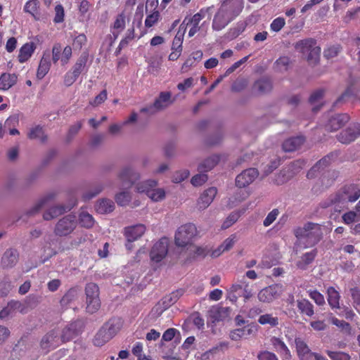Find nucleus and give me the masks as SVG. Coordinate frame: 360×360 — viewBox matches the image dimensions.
Returning a JSON list of instances; mask_svg holds the SVG:
<instances>
[{
  "label": "nucleus",
  "mask_w": 360,
  "mask_h": 360,
  "mask_svg": "<svg viewBox=\"0 0 360 360\" xmlns=\"http://www.w3.org/2000/svg\"><path fill=\"white\" fill-rule=\"evenodd\" d=\"M242 11V6L237 0H223L212 21V29L219 31L229 25Z\"/></svg>",
  "instance_id": "obj_1"
},
{
  "label": "nucleus",
  "mask_w": 360,
  "mask_h": 360,
  "mask_svg": "<svg viewBox=\"0 0 360 360\" xmlns=\"http://www.w3.org/2000/svg\"><path fill=\"white\" fill-rule=\"evenodd\" d=\"M293 233L299 243L303 244L305 248L314 246L323 238L321 225L311 221L295 228Z\"/></svg>",
  "instance_id": "obj_2"
},
{
  "label": "nucleus",
  "mask_w": 360,
  "mask_h": 360,
  "mask_svg": "<svg viewBox=\"0 0 360 360\" xmlns=\"http://www.w3.org/2000/svg\"><path fill=\"white\" fill-rule=\"evenodd\" d=\"M122 323L119 318H112L105 322L98 330L93 339L96 347H102L109 342L121 329Z\"/></svg>",
  "instance_id": "obj_3"
},
{
  "label": "nucleus",
  "mask_w": 360,
  "mask_h": 360,
  "mask_svg": "<svg viewBox=\"0 0 360 360\" xmlns=\"http://www.w3.org/2000/svg\"><path fill=\"white\" fill-rule=\"evenodd\" d=\"M295 49L301 52L309 65H315L319 63L321 55V48L316 45L313 39L301 40L296 43Z\"/></svg>",
  "instance_id": "obj_4"
},
{
  "label": "nucleus",
  "mask_w": 360,
  "mask_h": 360,
  "mask_svg": "<svg viewBox=\"0 0 360 360\" xmlns=\"http://www.w3.org/2000/svg\"><path fill=\"white\" fill-rule=\"evenodd\" d=\"M196 233V227L193 224L189 223L180 226L175 233V245L178 247L188 248L192 244L191 241Z\"/></svg>",
  "instance_id": "obj_5"
},
{
  "label": "nucleus",
  "mask_w": 360,
  "mask_h": 360,
  "mask_svg": "<svg viewBox=\"0 0 360 360\" xmlns=\"http://www.w3.org/2000/svg\"><path fill=\"white\" fill-rule=\"evenodd\" d=\"M86 311L91 314L96 313L101 307L99 288L94 283H89L85 287Z\"/></svg>",
  "instance_id": "obj_6"
},
{
  "label": "nucleus",
  "mask_w": 360,
  "mask_h": 360,
  "mask_svg": "<svg viewBox=\"0 0 360 360\" xmlns=\"http://www.w3.org/2000/svg\"><path fill=\"white\" fill-rule=\"evenodd\" d=\"M77 223L78 221L75 214H68L58 221L55 225L53 233L57 236H67L76 229Z\"/></svg>",
  "instance_id": "obj_7"
},
{
  "label": "nucleus",
  "mask_w": 360,
  "mask_h": 360,
  "mask_svg": "<svg viewBox=\"0 0 360 360\" xmlns=\"http://www.w3.org/2000/svg\"><path fill=\"white\" fill-rule=\"evenodd\" d=\"M350 119L347 113L328 114L325 117L323 127L328 131H336L345 126Z\"/></svg>",
  "instance_id": "obj_8"
},
{
  "label": "nucleus",
  "mask_w": 360,
  "mask_h": 360,
  "mask_svg": "<svg viewBox=\"0 0 360 360\" xmlns=\"http://www.w3.org/2000/svg\"><path fill=\"white\" fill-rule=\"evenodd\" d=\"M360 197V189L356 186L349 185L342 188L330 199L332 204H344L347 202H354Z\"/></svg>",
  "instance_id": "obj_9"
},
{
  "label": "nucleus",
  "mask_w": 360,
  "mask_h": 360,
  "mask_svg": "<svg viewBox=\"0 0 360 360\" xmlns=\"http://www.w3.org/2000/svg\"><path fill=\"white\" fill-rule=\"evenodd\" d=\"M117 177L122 187L130 188L141 179V174L131 166H125L120 169Z\"/></svg>",
  "instance_id": "obj_10"
},
{
  "label": "nucleus",
  "mask_w": 360,
  "mask_h": 360,
  "mask_svg": "<svg viewBox=\"0 0 360 360\" xmlns=\"http://www.w3.org/2000/svg\"><path fill=\"white\" fill-rule=\"evenodd\" d=\"M304 165L305 162L302 160H297L290 162L277 175L276 179V184L281 185L289 181L304 167Z\"/></svg>",
  "instance_id": "obj_11"
},
{
  "label": "nucleus",
  "mask_w": 360,
  "mask_h": 360,
  "mask_svg": "<svg viewBox=\"0 0 360 360\" xmlns=\"http://www.w3.org/2000/svg\"><path fill=\"white\" fill-rule=\"evenodd\" d=\"M156 185L155 180L150 179L137 184L136 190L139 193H146L148 197L153 201H159L165 198V192L162 188L153 189Z\"/></svg>",
  "instance_id": "obj_12"
},
{
  "label": "nucleus",
  "mask_w": 360,
  "mask_h": 360,
  "mask_svg": "<svg viewBox=\"0 0 360 360\" xmlns=\"http://www.w3.org/2000/svg\"><path fill=\"white\" fill-rule=\"evenodd\" d=\"M84 327V323L81 320H77L67 325L62 330L60 341L63 343L70 342L82 332Z\"/></svg>",
  "instance_id": "obj_13"
},
{
  "label": "nucleus",
  "mask_w": 360,
  "mask_h": 360,
  "mask_svg": "<svg viewBox=\"0 0 360 360\" xmlns=\"http://www.w3.org/2000/svg\"><path fill=\"white\" fill-rule=\"evenodd\" d=\"M283 292L282 285L278 284L271 285L262 289L258 295L257 297L259 300L264 303H271L275 300L280 297Z\"/></svg>",
  "instance_id": "obj_14"
},
{
  "label": "nucleus",
  "mask_w": 360,
  "mask_h": 360,
  "mask_svg": "<svg viewBox=\"0 0 360 360\" xmlns=\"http://www.w3.org/2000/svg\"><path fill=\"white\" fill-rule=\"evenodd\" d=\"M169 240L168 238L162 237L153 246L150 256L152 261L155 262H161L168 253Z\"/></svg>",
  "instance_id": "obj_15"
},
{
  "label": "nucleus",
  "mask_w": 360,
  "mask_h": 360,
  "mask_svg": "<svg viewBox=\"0 0 360 360\" xmlns=\"http://www.w3.org/2000/svg\"><path fill=\"white\" fill-rule=\"evenodd\" d=\"M360 136V123L354 122L340 131L337 139L343 144H349Z\"/></svg>",
  "instance_id": "obj_16"
},
{
  "label": "nucleus",
  "mask_w": 360,
  "mask_h": 360,
  "mask_svg": "<svg viewBox=\"0 0 360 360\" xmlns=\"http://www.w3.org/2000/svg\"><path fill=\"white\" fill-rule=\"evenodd\" d=\"M259 176L257 169L250 167L242 171L238 174L235 179V185L236 187L243 188L250 185Z\"/></svg>",
  "instance_id": "obj_17"
},
{
  "label": "nucleus",
  "mask_w": 360,
  "mask_h": 360,
  "mask_svg": "<svg viewBox=\"0 0 360 360\" xmlns=\"http://www.w3.org/2000/svg\"><path fill=\"white\" fill-rule=\"evenodd\" d=\"M19 252L16 249L8 248L2 255L0 266L2 269H11L16 266L19 261Z\"/></svg>",
  "instance_id": "obj_18"
},
{
  "label": "nucleus",
  "mask_w": 360,
  "mask_h": 360,
  "mask_svg": "<svg viewBox=\"0 0 360 360\" xmlns=\"http://www.w3.org/2000/svg\"><path fill=\"white\" fill-rule=\"evenodd\" d=\"M58 333L55 330H51L42 337L40 342L41 349L48 352L50 349L58 345Z\"/></svg>",
  "instance_id": "obj_19"
},
{
  "label": "nucleus",
  "mask_w": 360,
  "mask_h": 360,
  "mask_svg": "<svg viewBox=\"0 0 360 360\" xmlns=\"http://www.w3.org/2000/svg\"><path fill=\"white\" fill-rule=\"evenodd\" d=\"M273 84L271 79L268 78H261L253 84L252 91L257 95H264L271 91Z\"/></svg>",
  "instance_id": "obj_20"
},
{
  "label": "nucleus",
  "mask_w": 360,
  "mask_h": 360,
  "mask_svg": "<svg viewBox=\"0 0 360 360\" xmlns=\"http://www.w3.org/2000/svg\"><path fill=\"white\" fill-rule=\"evenodd\" d=\"M333 154L330 153L324 156L319 161H318L307 172V177L308 179H313L316 176V174L321 172L326 169L331 162Z\"/></svg>",
  "instance_id": "obj_21"
},
{
  "label": "nucleus",
  "mask_w": 360,
  "mask_h": 360,
  "mask_svg": "<svg viewBox=\"0 0 360 360\" xmlns=\"http://www.w3.org/2000/svg\"><path fill=\"white\" fill-rule=\"evenodd\" d=\"M296 352L300 360H311L313 356L307 344L300 338H296L295 340Z\"/></svg>",
  "instance_id": "obj_22"
},
{
  "label": "nucleus",
  "mask_w": 360,
  "mask_h": 360,
  "mask_svg": "<svg viewBox=\"0 0 360 360\" xmlns=\"http://www.w3.org/2000/svg\"><path fill=\"white\" fill-rule=\"evenodd\" d=\"M71 208L72 207L70 206L65 205L52 206L44 212L43 219L46 221L53 219L70 211Z\"/></svg>",
  "instance_id": "obj_23"
},
{
  "label": "nucleus",
  "mask_w": 360,
  "mask_h": 360,
  "mask_svg": "<svg viewBox=\"0 0 360 360\" xmlns=\"http://www.w3.org/2000/svg\"><path fill=\"white\" fill-rule=\"evenodd\" d=\"M217 193V188L214 187L209 188L205 190L200 195L198 200V207L199 210H205L213 201Z\"/></svg>",
  "instance_id": "obj_24"
},
{
  "label": "nucleus",
  "mask_w": 360,
  "mask_h": 360,
  "mask_svg": "<svg viewBox=\"0 0 360 360\" xmlns=\"http://www.w3.org/2000/svg\"><path fill=\"white\" fill-rule=\"evenodd\" d=\"M146 231V227L143 224H139L134 226H129L124 229V235L127 241L133 242L141 238Z\"/></svg>",
  "instance_id": "obj_25"
},
{
  "label": "nucleus",
  "mask_w": 360,
  "mask_h": 360,
  "mask_svg": "<svg viewBox=\"0 0 360 360\" xmlns=\"http://www.w3.org/2000/svg\"><path fill=\"white\" fill-rule=\"evenodd\" d=\"M173 103L174 100L172 99V94L169 91L160 92L153 102L159 112L164 110Z\"/></svg>",
  "instance_id": "obj_26"
},
{
  "label": "nucleus",
  "mask_w": 360,
  "mask_h": 360,
  "mask_svg": "<svg viewBox=\"0 0 360 360\" xmlns=\"http://www.w3.org/2000/svg\"><path fill=\"white\" fill-rule=\"evenodd\" d=\"M55 194L49 193L39 199L30 209L27 210L25 215L27 217L36 215L44 207L49 201L53 199Z\"/></svg>",
  "instance_id": "obj_27"
},
{
  "label": "nucleus",
  "mask_w": 360,
  "mask_h": 360,
  "mask_svg": "<svg viewBox=\"0 0 360 360\" xmlns=\"http://www.w3.org/2000/svg\"><path fill=\"white\" fill-rule=\"evenodd\" d=\"M316 255V249H314L310 252L304 253L296 262L297 268L301 270H306L308 268V266L314 262Z\"/></svg>",
  "instance_id": "obj_28"
},
{
  "label": "nucleus",
  "mask_w": 360,
  "mask_h": 360,
  "mask_svg": "<svg viewBox=\"0 0 360 360\" xmlns=\"http://www.w3.org/2000/svg\"><path fill=\"white\" fill-rule=\"evenodd\" d=\"M79 289L77 287L70 288L60 300V304L62 308L66 309L75 301L79 295Z\"/></svg>",
  "instance_id": "obj_29"
},
{
  "label": "nucleus",
  "mask_w": 360,
  "mask_h": 360,
  "mask_svg": "<svg viewBox=\"0 0 360 360\" xmlns=\"http://www.w3.org/2000/svg\"><path fill=\"white\" fill-rule=\"evenodd\" d=\"M51 67L50 53L45 52L39 62L38 67L37 77L38 79H41L48 73Z\"/></svg>",
  "instance_id": "obj_30"
},
{
  "label": "nucleus",
  "mask_w": 360,
  "mask_h": 360,
  "mask_svg": "<svg viewBox=\"0 0 360 360\" xmlns=\"http://www.w3.org/2000/svg\"><path fill=\"white\" fill-rule=\"evenodd\" d=\"M302 136L291 137L286 139L282 144V148L285 152H292L298 149L304 143Z\"/></svg>",
  "instance_id": "obj_31"
},
{
  "label": "nucleus",
  "mask_w": 360,
  "mask_h": 360,
  "mask_svg": "<svg viewBox=\"0 0 360 360\" xmlns=\"http://www.w3.org/2000/svg\"><path fill=\"white\" fill-rule=\"evenodd\" d=\"M27 138L30 140H39L42 143H46L48 140V136L40 125L31 127L27 133Z\"/></svg>",
  "instance_id": "obj_32"
},
{
  "label": "nucleus",
  "mask_w": 360,
  "mask_h": 360,
  "mask_svg": "<svg viewBox=\"0 0 360 360\" xmlns=\"http://www.w3.org/2000/svg\"><path fill=\"white\" fill-rule=\"evenodd\" d=\"M17 80L15 74L3 73L0 77V89L8 90L16 84Z\"/></svg>",
  "instance_id": "obj_33"
},
{
  "label": "nucleus",
  "mask_w": 360,
  "mask_h": 360,
  "mask_svg": "<svg viewBox=\"0 0 360 360\" xmlns=\"http://www.w3.org/2000/svg\"><path fill=\"white\" fill-rule=\"evenodd\" d=\"M219 162V156L213 155L199 164L198 169L200 172H207L213 169Z\"/></svg>",
  "instance_id": "obj_34"
},
{
  "label": "nucleus",
  "mask_w": 360,
  "mask_h": 360,
  "mask_svg": "<svg viewBox=\"0 0 360 360\" xmlns=\"http://www.w3.org/2000/svg\"><path fill=\"white\" fill-rule=\"evenodd\" d=\"M115 209V204L112 200L103 198L97 202L96 210L100 214H107L112 212Z\"/></svg>",
  "instance_id": "obj_35"
},
{
  "label": "nucleus",
  "mask_w": 360,
  "mask_h": 360,
  "mask_svg": "<svg viewBox=\"0 0 360 360\" xmlns=\"http://www.w3.org/2000/svg\"><path fill=\"white\" fill-rule=\"evenodd\" d=\"M36 46L33 42L26 43L20 49L18 60L20 63L27 61L32 56Z\"/></svg>",
  "instance_id": "obj_36"
},
{
  "label": "nucleus",
  "mask_w": 360,
  "mask_h": 360,
  "mask_svg": "<svg viewBox=\"0 0 360 360\" xmlns=\"http://www.w3.org/2000/svg\"><path fill=\"white\" fill-rule=\"evenodd\" d=\"M328 302L333 309H340V295L339 292L333 288L329 287L327 290Z\"/></svg>",
  "instance_id": "obj_37"
},
{
  "label": "nucleus",
  "mask_w": 360,
  "mask_h": 360,
  "mask_svg": "<svg viewBox=\"0 0 360 360\" xmlns=\"http://www.w3.org/2000/svg\"><path fill=\"white\" fill-rule=\"evenodd\" d=\"M297 305L300 313L308 316H312L314 315V307L312 304L309 300L306 299L297 300Z\"/></svg>",
  "instance_id": "obj_38"
},
{
  "label": "nucleus",
  "mask_w": 360,
  "mask_h": 360,
  "mask_svg": "<svg viewBox=\"0 0 360 360\" xmlns=\"http://www.w3.org/2000/svg\"><path fill=\"white\" fill-rule=\"evenodd\" d=\"M103 184H96L90 188L88 191L84 193L82 198L85 201L89 200L98 195L104 188Z\"/></svg>",
  "instance_id": "obj_39"
},
{
  "label": "nucleus",
  "mask_w": 360,
  "mask_h": 360,
  "mask_svg": "<svg viewBox=\"0 0 360 360\" xmlns=\"http://www.w3.org/2000/svg\"><path fill=\"white\" fill-rule=\"evenodd\" d=\"M87 60L88 55L86 53H82L72 67V72H73L74 74L79 77L82 72L84 70Z\"/></svg>",
  "instance_id": "obj_40"
},
{
  "label": "nucleus",
  "mask_w": 360,
  "mask_h": 360,
  "mask_svg": "<svg viewBox=\"0 0 360 360\" xmlns=\"http://www.w3.org/2000/svg\"><path fill=\"white\" fill-rule=\"evenodd\" d=\"M131 194L128 191H122L117 193L115 196L116 203L122 207L127 205L131 201Z\"/></svg>",
  "instance_id": "obj_41"
},
{
  "label": "nucleus",
  "mask_w": 360,
  "mask_h": 360,
  "mask_svg": "<svg viewBox=\"0 0 360 360\" xmlns=\"http://www.w3.org/2000/svg\"><path fill=\"white\" fill-rule=\"evenodd\" d=\"M79 221L80 225L86 229L92 228L95 223L93 217L86 212H82L79 214Z\"/></svg>",
  "instance_id": "obj_42"
},
{
  "label": "nucleus",
  "mask_w": 360,
  "mask_h": 360,
  "mask_svg": "<svg viewBox=\"0 0 360 360\" xmlns=\"http://www.w3.org/2000/svg\"><path fill=\"white\" fill-rule=\"evenodd\" d=\"M181 295V292L177 290L176 292H173L169 295L163 297L161 301L162 302V305H164V309H167L169 307L174 304Z\"/></svg>",
  "instance_id": "obj_43"
},
{
  "label": "nucleus",
  "mask_w": 360,
  "mask_h": 360,
  "mask_svg": "<svg viewBox=\"0 0 360 360\" xmlns=\"http://www.w3.org/2000/svg\"><path fill=\"white\" fill-rule=\"evenodd\" d=\"M125 15L124 13L122 12L120 14L117 15L115 22H114V24L112 25V28L115 29V30H119V32L115 34V32H113V35L117 37V35L119 34L120 32L122 31L124 27H125Z\"/></svg>",
  "instance_id": "obj_44"
},
{
  "label": "nucleus",
  "mask_w": 360,
  "mask_h": 360,
  "mask_svg": "<svg viewBox=\"0 0 360 360\" xmlns=\"http://www.w3.org/2000/svg\"><path fill=\"white\" fill-rule=\"evenodd\" d=\"M258 322L262 325L269 324L271 326H276L278 324V317L266 314L259 317Z\"/></svg>",
  "instance_id": "obj_45"
},
{
  "label": "nucleus",
  "mask_w": 360,
  "mask_h": 360,
  "mask_svg": "<svg viewBox=\"0 0 360 360\" xmlns=\"http://www.w3.org/2000/svg\"><path fill=\"white\" fill-rule=\"evenodd\" d=\"M331 360H350L351 356L349 354L344 352H334L330 350L326 351Z\"/></svg>",
  "instance_id": "obj_46"
},
{
  "label": "nucleus",
  "mask_w": 360,
  "mask_h": 360,
  "mask_svg": "<svg viewBox=\"0 0 360 360\" xmlns=\"http://www.w3.org/2000/svg\"><path fill=\"white\" fill-rule=\"evenodd\" d=\"M6 307L8 309L11 314L15 311L23 312L25 309L23 304L17 300H12L9 302Z\"/></svg>",
  "instance_id": "obj_47"
},
{
  "label": "nucleus",
  "mask_w": 360,
  "mask_h": 360,
  "mask_svg": "<svg viewBox=\"0 0 360 360\" xmlns=\"http://www.w3.org/2000/svg\"><path fill=\"white\" fill-rule=\"evenodd\" d=\"M224 138L222 131H219L217 134L210 136L206 139V144L210 146H214L220 143Z\"/></svg>",
  "instance_id": "obj_48"
},
{
  "label": "nucleus",
  "mask_w": 360,
  "mask_h": 360,
  "mask_svg": "<svg viewBox=\"0 0 360 360\" xmlns=\"http://www.w3.org/2000/svg\"><path fill=\"white\" fill-rule=\"evenodd\" d=\"M337 173L335 171L328 170L322 175V182L325 184L326 186H330L335 181Z\"/></svg>",
  "instance_id": "obj_49"
},
{
  "label": "nucleus",
  "mask_w": 360,
  "mask_h": 360,
  "mask_svg": "<svg viewBox=\"0 0 360 360\" xmlns=\"http://www.w3.org/2000/svg\"><path fill=\"white\" fill-rule=\"evenodd\" d=\"M212 8L213 6L208 7L206 9H201L199 13H195L190 20L193 25L198 26L200 21L205 17V13H210Z\"/></svg>",
  "instance_id": "obj_50"
},
{
  "label": "nucleus",
  "mask_w": 360,
  "mask_h": 360,
  "mask_svg": "<svg viewBox=\"0 0 360 360\" xmlns=\"http://www.w3.org/2000/svg\"><path fill=\"white\" fill-rule=\"evenodd\" d=\"M207 179L208 176L205 172H200V174L192 177L191 182L194 186H200L205 183Z\"/></svg>",
  "instance_id": "obj_51"
},
{
  "label": "nucleus",
  "mask_w": 360,
  "mask_h": 360,
  "mask_svg": "<svg viewBox=\"0 0 360 360\" xmlns=\"http://www.w3.org/2000/svg\"><path fill=\"white\" fill-rule=\"evenodd\" d=\"M350 295L352 299V303L354 308L360 305V289L355 286L349 289Z\"/></svg>",
  "instance_id": "obj_52"
},
{
  "label": "nucleus",
  "mask_w": 360,
  "mask_h": 360,
  "mask_svg": "<svg viewBox=\"0 0 360 360\" xmlns=\"http://www.w3.org/2000/svg\"><path fill=\"white\" fill-rule=\"evenodd\" d=\"M324 93L325 91L322 89L315 90L310 95L309 98V103L311 105L318 103L323 97Z\"/></svg>",
  "instance_id": "obj_53"
},
{
  "label": "nucleus",
  "mask_w": 360,
  "mask_h": 360,
  "mask_svg": "<svg viewBox=\"0 0 360 360\" xmlns=\"http://www.w3.org/2000/svg\"><path fill=\"white\" fill-rule=\"evenodd\" d=\"M240 217V214L238 212H232L229 215L226 219L224 221L222 224V229H228L231 226H232L234 223H236Z\"/></svg>",
  "instance_id": "obj_54"
},
{
  "label": "nucleus",
  "mask_w": 360,
  "mask_h": 360,
  "mask_svg": "<svg viewBox=\"0 0 360 360\" xmlns=\"http://www.w3.org/2000/svg\"><path fill=\"white\" fill-rule=\"evenodd\" d=\"M37 174L36 173H31L27 177L24 179L21 184V187L23 189H27L30 188L34 182L37 181Z\"/></svg>",
  "instance_id": "obj_55"
},
{
  "label": "nucleus",
  "mask_w": 360,
  "mask_h": 360,
  "mask_svg": "<svg viewBox=\"0 0 360 360\" xmlns=\"http://www.w3.org/2000/svg\"><path fill=\"white\" fill-rule=\"evenodd\" d=\"M230 309L229 307H218L214 311V317L217 321L223 320L229 314Z\"/></svg>",
  "instance_id": "obj_56"
},
{
  "label": "nucleus",
  "mask_w": 360,
  "mask_h": 360,
  "mask_svg": "<svg viewBox=\"0 0 360 360\" xmlns=\"http://www.w3.org/2000/svg\"><path fill=\"white\" fill-rule=\"evenodd\" d=\"M38 6L39 1L37 0H30L25 6V12L32 14L33 16H35Z\"/></svg>",
  "instance_id": "obj_57"
},
{
  "label": "nucleus",
  "mask_w": 360,
  "mask_h": 360,
  "mask_svg": "<svg viewBox=\"0 0 360 360\" xmlns=\"http://www.w3.org/2000/svg\"><path fill=\"white\" fill-rule=\"evenodd\" d=\"M279 214V210L278 209H274L271 211L264 219L263 221V225L266 227L270 226L277 218Z\"/></svg>",
  "instance_id": "obj_58"
},
{
  "label": "nucleus",
  "mask_w": 360,
  "mask_h": 360,
  "mask_svg": "<svg viewBox=\"0 0 360 360\" xmlns=\"http://www.w3.org/2000/svg\"><path fill=\"white\" fill-rule=\"evenodd\" d=\"M159 17L160 13L158 11H154L153 13L148 15L145 20L146 27H151L153 26L158 22Z\"/></svg>",
  "instance_id": "obj_59"
},
{
  "label": "nucleus",
  "mask_w": 360,
  "mask_h": 360,
  "mask_svg": "<svg viewBox=\"0 0 360 360\" xmlns=\"http://www.w3.org/2000/svg\"><path fill=\"white\" fill-rule=\"evenodd\" d=\"M86 42V37L84 34L77 36L73 41V49L80 50Z\"/></svg>",
  "instance_id": "obj_60"
},
{
  "label": "nucleus",
  "mask_w": 360,
  "mask_h": 360,
  "mask_svg": "<svg viewBox=\"0 0 360 360\" xmlns=\"http://www.w3.org/2000/svg\"><path fill=\"white\" fill-rule=\"evenodd\" d=\"M340 51V47L334 46L328 48L324 51L323 55L327 59H330L336 57Z\"/></svg>",
  "instance_id": "obj_61"
},
{
  "label": "nucleus",
  "mask_w": 360,
  "mask_h": 360,
  "mask_svg": "<svg viewBox=\"0 0 360 360\" xmlns=\"http://www.w3.org/2000/svg\"><path fill=\"white\" fill-rule=\"evenodd\" d=\"M189 172L188 170L178 171L175 172L172 176V181L174 183H180L188 178Z\"/></svg>",
  "instance_id": "obj_62"
},
{
  "label": "nucleus",
  "mask_w": 360,
  "mask_h": 360,
  "mask_svg": "<svg viewBox=\"0 0 360 360\" xmlns=\"http://www.w3.org/2000/svg\"><path fill=\"white\" fill-rule=\"evenodd\" d=\"M290 60L287 56L280 57L276 61V65L277 68L281 70H286L288 65L290 64Z\"/></svg>",
  "instance_id": "obj_63"
},
{
  "label": "nucleus",
  "mask_w": 360,
  "mask_h": 360,
  "mask_svg": "<svg viewBox=\"0 0 360 360\" xmlns=\"http://www.w3.org/2000/svg\"><path fill=\"white\" fill-rule=\"evenodd\" d=\"M257 358L259 360H278L274 353L268 351L261 352L258 354Z\"/></svg>",
  "instance_id": "obj_64"
}]
</instances>
